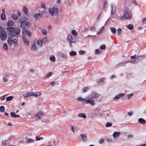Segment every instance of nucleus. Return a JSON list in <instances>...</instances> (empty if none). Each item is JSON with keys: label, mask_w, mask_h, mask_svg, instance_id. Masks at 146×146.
Masks as SVG:
<instances>
[{"label": "nucleus", "mask_w": 146, "mask_h": 146, "mask_svg": "<svg viewBox=\"0 0 146 146\" xmlns=\"http://www.w3.org/2000/svg\"><path fill=\"white\" fill-rule=\"evenodd\" d=\"M67 39L69 43H75L77 42V39L75 36H73L71 34L67 35Z\"/></svg>", "instance_id": "6"}, {"label": "nucleus", "mask_w": 146, "mask_h": 146, "mask_svg": "<svg viewBox=\"0 0 146 146\" xmlns=\"http://www.w3.org/2000/svg\"><path fill=\"white\" fill-rule=\"evenodd\" d=\"M131 60V59H128L127 60H126L125 61V62L127 64L128 63H130Z\"/></svg>", "instance_id": "63"}, {"label": "nucleus", "mask_w": 146, "mask_h": 146, "mask_svg": "<svg viewBox=\"0 0 146 146\" xmlns=\"http://www.w3.org/2000/svg\"><path fill=\"white\" fill-rule=\"evenodd\" d=\"M133 113V112L132 111H131V112H129L127 113V114L129 116H131L132 115Z\"/></svg>", "instance_id": "64"}, {"label": "nucleus", "mask_w": 146, "mask_h": 146, "mask_svg": "<svg viewBox=\"0 0 146 146\" xmlns=\"http://www.w3.org/2000/svg\"><path fill=\"white\" fill-rule=\"evenodd\" d=\"M55 57L54 55H51L50 58V60L52 62H54L55 60Z\"/></svg>", "instance_id": "30"}, {"label": "nucleus", "mask_w": 146, "mask_h": 146, "mask_svg": "<svg viewBox=\"0 0 146 146\" xmlns=\"http://www.w3.org/2000/svg\"><path fill=\"white\" fill-rule=\"evenodd\" d=\"M41 32H42L43 35H46L47 34L46 31L45 29H42L41 30Z\"/></svg>", "instance_id": "51"}, {"label": "nucleus", "mask_w": 146, "mask_h": 146, "mask_svg": "<svg viewBox=\"0 0 146 146\" xmlns=\"http://www.w3.org/2000/svg\"><path fill=\"white\" fill-rule=\"evenodd\" d=\"M136 54H135L134 56H131L130 58L132 59H134L136 58Z\"/></svg>", "instance_id": "62"}, {"label": "nucleus", "mask_w": 146, "mask_h": 146, "mask_svg": "<svg viewBox=\"0 0 146 146\" xmlns=\"http://www.w3.org/2000/svg\"><path fill=\"white\" fill-rule=\"evenodd\" d=\"M108 6V2L107 1H105L103 5V8L104 9H105Z\"/></svg>", "instance_id": "49"}, {"label": "nucleus", "mask_w": 146, "mask_h": 146, "mask_svg": "<svg viewBox=\"0 0 146 146\" xmlns=\"http://www.w3.org/2000/svg\"><path fill=\"white\" fill-rule=\"evenodd\" d=\"M118 95L119 97V98H120L121 97H123L124 95V94L123 93H121L119 94Z\"/></svg>", "instance_id": "58"}, {"label": "nucleus", "mask_w": 146, "mask_h": 146, "mask_svg": "<svg viewBox=\"0 0 146 146\" xmlns=\"http://www.w3.org/2000/svg\"><path fill=\"white\" fill-rule=\"evenodd\" d=\"M104 142V139H101L100 140L99 143L100 144H102Z\"/></svg>", "instance_id": "59"}, {"label": "nucleus", "mask_w": 146, "mask_h": 146, "mask_svg": "<svg viewBox=\"0 0 146 146\" xmlns=\"http://www.w3.org/2000/svg\"><path fill=\"white\" fill-rule=\"evenodd\" d=\"M5 96L6 95H4L0 98V99L1 100V101H3L5 99Z\"/></svg>", "instance_id": "57"}, {"label": "nucleus", "mask_w": 146, "mask_h": 146, "mask_svg": "<svg viewBox=\"0 0 146 146\" xmlns=\"http://www.w3.org/2000/svg\"><path fill=\"white\" fill-rule=\"evenodd\" d=\"M77 54V53L75 51H72L70 52L69 53V54L70 56H76Z\"/></svg>", "instance_id": "26"}, {"label": "nucleus", "mask_w": 146, "mask_h": 146, "mask_svg": "<svg viewBox=\"0 0 146 146\" xmlns=\"http://www.w3.org/2000/svg\"><path fill=\"white\" fill-rule=\"evenodd\" d=\"M6 16L5 14L1 13V19L2 21H4L6 20Z\"/></svg>", "instance_id": "20"}, {"label": "nucleus", "mask_w": 146, "mask_h": 146, "mask_svg": "<svg viewBox=\"0 0 146 146\" xmlns=\"http://www.w3.org/2000/svg\"><path fill=\"white\" fill-rule=\"evenodd\" d=\"M11 116L13 118H15L16 115L15 113L14 112H11L10 114Z\"/></svg>", "instance_id": "46"}, {"label": "nucleus", "mask_w": 146, "mask_h": 146, "mask_svg": "<svg viewBox=\"0 0 146 146\" xmlns=\"http://www.w3.org/2000/svg\"><path fill=\"white\" fill-rule=\"evenodd\" d=\"M42 17V14L39 13L35 14L34 16V17L36 20L41 19Z\"/></svg>", "instance_id": "9"}, {"label": "nucleus", "mask_w": 146, "mask_h": 146, "mask_svg": "<svg viewBox=\"0 0 146 146\" xmlns=\"http://www.w3.org/2000/svg\"><path fill=\"white\" fill-rule=\"evenodd\" d=\"M146 21V17L144 18L142 20V22L143 23H144V24L146 23V22H145Z\"/></svg>", "instance_id": "60"}, {"label": "nucleus", "mask_w": 146, "mask_h": 146, "mask_svg": "<svg viewBox=\"0 0 146 146\" xmlns=\"http://www.w3.org/2000/svg\"><path fill=\"white\" fill-rule=\"evenodd\" d=\"M13 37L11 36H8V39L7 40V43L9 46H11L13 43V39H12Z\"/></svg>", "instance_id": "8"}, {"label": "nucleus", "mask_w": 146, "mask_h": 146, "mask_svg": "<svg viewBox=\"0 0 146 146\" xmlns=\"http://www.w3.org/2000/svg\"><path fill=\"white\" fill-rule=\"evenodd\" d=\"M3 47L5 50H8V47L7 44L6 43H3Z\"/></svg>", "instance_id": "27"}, {"label": "nucleus", "mask_w": 146, "mask_h": 146, "mask_svg": "<svg viewBox=\"0 0 146 146\" xmlns=\"http://www.w3.org/2000/svg\"><path fill=\"white\" fill-rule=\"evenodd\" d=\"M44 115V114L43 113L41 112H39L35 115L34 116V117L35 118H38V119H40L41 117H42Z\"/></svg>", "instance_id": "10"}, {"label": "nucleus", "mask_w": 146, "mask_h": 146, "mask_svg": "<svg viewBox=\"0 0 146 146\" xmlns=\"http://www.w3.org/2000/svg\"><path fill=\"white\" fill-rule=\"evenodd\" d=\"M48 11L49 13L52 16H54V13L57 14L58 13V8L56 6H54L53 8L49 7L48 8Z\"/></svg>", "instance_id": "5"}, {"label": "nucleus", "mask_w": 146, "mask_h": 146, "mask_svg": "<svg viewBox=\"0 0 146 146\" xmlns=\"http://www.w3.org/2000/svg\"><path fill=\"white\" fill-rule=\"evenodd\" d=\"M36 141H38L40 140L43 139V138L42 137H40L38 136H36Z\"/></svg>", "instance_id": "42"}, {"label": "nucleus", "mask_w": 146, "mask_h": 146, "mask_svg": "<svg viewBox=\"0 0 146 146\" xmlns=\"http://www.w3.org/2000/svg\"><path fill=\"white\" fill-rule=\"evenodd\" d=\"M111 14L112 15H113L114 14L116 10V7L115 6V5L113 4L111 5Z\"/></svg>", "instance_id": "11"}, {"label": "nucleus", "mask_w": 146, "mask_h": 146, "mask_svg": "<svg viewBox=\"0 0 146 146\" xmlns=\"http://www.w3.org/2000/svg\"><path fill=\"white\" fill-rule=\"evenodd\" d=\"M78 116L80 117H82L84 119H85L87 117L84 113H81L78 114Z\"/></svg>", "instance_id": "17"}, {"label": "nucleus", "mask_w": 146, "mask_h": 146, "mask_svg": "<svg viewBox=\"0 0 146 146\" xmlns=\"http://www.w3.org/2000/svg\"><path fill=\"white\" fill-rule=\"evenodd\" d=\"M27 19L26 17H22L21 19V20L20 21H27Z\"/></svg>", "instance_id": "50"}, {"label": "nucleus", "mask_w": 146, "mask_h": 146, "mask_svg": "<svg viewBox=\"0 0 146 146\" xmlns=\"http://www.w3.org/2000/svg\"><path fill=\"white\" fill-rule=\"evenodd\" d=\"M13 96H12L7 97L6 98V101H11L13 99Z\"/></svg>", "instance_id": "36"}, {"label": "nucleus", "mask_w": 146, "mask_h": 146, "mask_svg": "<svg viewBox=\"0 0 146 146\" xmlns=\"http://www.w3.org/2000/svg\"><path fill=\"white\" fill-rule=\"evenodd\" d=\"M101 52V50H100L99 49H97L95 50V54H100Z\"/></svg>", "instance_id": "39"}, {"label": "nucleus", "mask_w": 146, "mask_h": 146, "mask_svg": "<svg viewBox=\"0 0 146 146\" xmlns=\"http://www.w3.org/2000/svg\"><path fill=\"white\" fill-rule=\"evenodd\" d=\"M12 19L14 21H16L18 19V16L14 14H13L11 16Z\"/></svg>", "instance_id": "18"}, {"label": "nucleus", "mask_w": 146, "mask_h": 146, "mask_svg": "<svg viewBox=\"0 0 146 146\" xmlns=\"http://www.w3.org/2000/svg\"><path fill=\"white\" fill-rule=\"evenodd\" d=\"M89 89V88L87 87H84L82 90V91L84 93L86 92Z\"/></svg>", "instance_id": "43"}, {"label": "nucleus", "mask_w": 146, "mask_h": 146, "mask_svg": "<svg viewBox=\"0 0 146 146\" xmlns=\"http://www.w3.org/2000/svg\"><path fill=\"white\" fill-rule=\"evenodd\" d=\"M33 92H28L26 94V96H24L25 97H27V96H33Z\"/></svg>", "instance_id": "35"}, {"label": "nucleus", "mask_w": 146, "mask_h": 146, "mask_svg": "<svg viewBox=\"0 0 146 146\" xmlns=\"http://www.w3.org/2000/svg\"><path fill=\"white\" fill-rule=\"evenodd\" d=\"M112 125L111 123L110 122H108L105 125V126L106 127H109L111 126Z\"/></svg>", "instance_id": "41"}, {"label": "nucleus", "mask_w": 146, "mask_h": 146, "mask_svg": "<svg viewBox=\"0 0 146 146\" xmlns=\"http://www.w3.org/2000/svg\"><path fill=\"white\" fill-rule=\"evenodd\" d=\"M14 45L15 47H17L18 45L17 44V40L16 38H13V42Z\"/></svg>", "instance_id": "31"}, {"label": "nucleus", "mask_w": 146, "mask_h": 146, "mask_svg": "<svg viewBox=\"0 0 146 146\" xmlns=\"http://www.w3.org/2000/svg\"><path fill=\"white\" fill-rule=\"evenodd\" d=\"M86 99V98H83L81 97H79L77 98V100L78 101H81L82 102L84 101Z\"/></svg>", "instance_id": "40"}, {"label": "nucleus", "mask_w": 146, "mask_h": 146, "mask_svg": "<svg viewBox=\"0 0 146 146\" xmlns=\"http://www.w3.org/2000/svg\"><path fill=\"white\" fill-rule=\"evenodd\" d=\"M7 34L9 36H12L13 37H18L17 35L20 33L21 30L18 27H6Z\"/></svg>", "instance_id": "1"}, {"label": "nucleus", "mask_w": 146, "mask_h": 146, "mask_svg": "<svg viewBox=\"0 0 146 146\" xmlns=\"http://www.w3.org/2000/svg\"><path fill=\"white\" fill-rule=\"evenodd\" d=\"M104 29V27H101V29L99 31H97V34H99L100 33H101L103 31Z\"/></svg>", "instance_id": "45"}, {"label": "nucleus", "mask_w": 146, "mask_h": 146, "mask_svg": "<svg viewBox=\"0 0 146 146\" xmlns=\"http://www.w3.org/2000/svg\"><path fill=\"white\" fill-rule=\"evenodd\" d=\"M70 127H71V130L72 131L73 133H74L75 131H74V128L73 126L72 125H70Z\"/></svg>", "instance_id": "52"}, {"label": "nucleus", "mask_w": 146, "mask_h": 146, "mask_svg": "<svg viewBox=\"0 0 146 146\" xmlns=\"http://www.w3.org/2000/svg\"><path fill=\"white\" fill-rule=\"evenodd\" d=\"M138 122L142 124H144L146 123V121L142 118H139L138 120Z\"/></svg>", "instance_id": "19"}, {"label": "nucleus", "mask_w": 146, "mask_h": 146, "mask_svg": "<svg viewBox=\"0 0 146 146\" xmlns=\"http://www.w3.org/2000/svg\"><path fill=\"white\" fill-rule=\"evenodd\" d=\"M41 7L44 8V9H46V6H45V4L44 3V2H42L41 3Z\"/></svg>", "instance_id": "54"}, {"label": "nucleus", "mask_w": 146, "mask_h": 146, "mask_svg": "<svg viewBox=\"0 0 146 146\" xmlns=\"http://www.w3.org/2000/svg\"><path fill=\"white\" fill-rule=\"evenodd\" d=\"M14 24V22L12 21L9 20L6 23V25L7 27H13Z\"/></svg>", "instance_id": "12"}, {"label": "nucleus", "mask_w": 146, "mask_h": 146, "mask_svg": "<svg viewBox=\"0 0 146 146\" xmlns=\"http://www.w3.org/2000/svg\"><path fill=\"white\" fill-rule=\"evenodd\" d=\"M25 33H26V34L28 35L29 37H31V36L32 35V33H31V31L30 30L27 29H25V30H23V33H22V34L23 35H25Z\"/></svg>", "instance_id": "13"}, {"label": "nucleus", "mask_w": 146, "mask_h": 146, "mask_svg": "<svg viewBox=\"0 0 146 146\" xmlns=\"http://www.w3.org/2000/svg\"><path fill=\"white\" fill-rule=\"evenodd\" d=\"M34 140L31 138L28 139L26 141V143L27 144L33 143L34 142Z\"/></svg>", "instance_id": "33"}, {"label": "nucleus", "mask_w": 146, "mask_h": 146, "mask_svg": "<svg viewBox=\"0 0 146 146\" xmlns=\"http://www.w3.org/2000/svg\"><path fill=\"white\" fill-rule=\"evenodd\" d=\"M31 49L32 50H34V51H35L37 49V47L35 43H33L32 44L31 46Z\"/></svg>", "instance_id": "29"}, {"label": "nucleus", "mask_w": 146, "mask_h": 146, "mask_svg": "<svg viewBox=\"0 0 146 146\" xmlns=\"http://www.w3.org/2000/svg\"><path fill=\"white\" fill-rule=\"evenodd\" d=\"M52 73L51 72H49L46 75V76L43 78L44 79H45L46 77H48L52 75Z\"/></svg>", "instance_id": "38"}, {"label": "nucleus", "mask_w": 146, "mask_h": 146, "mask_svg": "<svg viewBox=\"0 0 146 146\" xmlns=\"http://www.w3.org/2000/svg\"><path fill=\"white\" fill-rule=\"evenodd\" d=\"M91 94L92 95L90 94L88 95V98H97L98 97L99 94H97V92L95 91H92L91 92Z\"/></svg>", "instance_id": "7"}, {"label": "nucleus", "mask_w": 146, "mask_h": 146, "mask_svg": "<svg viewBox=\"0 0 146 146\" xmlns=\"http://www.w3.org/2000/svg\"><path fill=\"white\" fill-rule=\"evenodd\" d=\"M40 93L38 92H33V96H34L36 97H37L40 96Z\"/></svg>", "instance_id": "24"}, {"label": "nucleus", "mask_w": 146, "mask_h": 146, "mask_svg": "<svg viewBox=\"0 0 146 146\" xmlns=\"http://www.w3.org/2000/svg\"><path fill=\"white\" fill-rule=\"evenodd\" d=\"M23 11L25 15H27V14L28 13V9L25 6L23 7Z\"/></svg>", "instance_id": "25"}, {"label": "nucleus", "mask_w": 146, "mask_h": 146, "mask_svg": "<svg viewBox=\"0 0 146 146\" xmlns=\"http://www.w3.org/2000/svg\"><path fill=\"white\" fill-rule=\"evenodd\" d=\"M96 35H92L91 36V38L92 39L94 40L96 39Z\"/></svg>", "instance_id": "56"}, {"label": "nucleus", "mask_w": 146, "mask_h": 146, "mask_svg": "<svg viewBox=\"0 0 146 146\" xmlns=\"http://www.w3.org/2000/svg\"><path fill=\"white\" fill-rule=\"evenodd\" d=\"M90 31L93 32L96 31V29L94 26H92L90 28Z\"/></svg>", "instance_id": "37"}, {"label": "nucleus", "mask_w": 146, "mask_h": 146, "mask_svg": "<svg viewBox=\"0 0 146 146\" xmlns=\"http://www.w3.org/2000/svg\"><path fill=\"white\" fill-rule=\"evenodd\" d=\"M119 98H119V96L117 95L115 96L113 98V99H114V100L118 99H119Z\"/></svg>", "instance_id": "61"}, {"label": "nucleus", "mask_w": 146, "mask_h": 146, "mask_svg": "<svg viewBox=\"0 0 146 146\" xmlns=\"http://www.w3.org/2000/svg\"><path fill=\"white\" fill-rule=\"evenodd\" d=\"M133 94L132 93H131L130 94H129L127 96V98L128 99H131V97L133 96Z\"/></svg>", "instance_id": "55"}, {"label": "nucleus", "mask_w": 146, "mask_h": 146, "mask_svg": "<svg viewBox=\"0 0 146 146\" xmlns=\"http://www.w3.org/2000/svg\"><path fill=\"white\" fill-rule=\"evenodd\" d=\"M126 64L125 61V60L124 61L122 62H121L119 63L117 65V67H119L120 66H124Z\"/></svg>", "instance_id": "21"}, {"label": "nucleus", "mask_w": 146, "mask_h": 146, "mask_svg": "<svg viewBox=\"0 0 146 146\" xmlns=\"http://www.w3.org/2000/svg\"><path fill=\"white\" fill-rule=\"evenodd\" d=\"M100 48L102 50H104L106 48V46L104 44L101 45L100 46Z\"/></svg>", "instance_id": "47"}, {"label": "nucleus", "mask_w": 146, "mask_h": 146, "mask_svg": "<svg viewBox=\"0 0 146 146\" xmlns=\"http://www.w3.org/2000/svg\"><path fill=\"white\" fill-rule=\"evenodd\" d=\"M5 111V108L3 106H1L0 107V112L1 113H3Z\"/></svg>", "instance_id": "32"}, {"label": "nucleus", "mask_w": 146, "mask_h": 146, "mask_svg": "<svg viewBox=\"0 0 146 146\" xmlns=\"http://www.w3.org/2000/svg\"><path fill=\"white\" fill-rule=\"evenodd\" d=\"M120 133L119 132H114L113 134V136L114 138H117L120 135Z\"/></svg>", "instance_id": "15"}, {"label": "nucleus", "mask_w": 146, "mask_h": 146, "mask_svg": "<svg viewBox=\"0 0 146 146\" xmlns=\"http://www.w3.org/2000/svg\"><path fill=\"white\" fill-rule=\"evenodd\" d=\"M79 52L80 55H82L85 53L86 52L84 50H81L79 51Z\"/></svg>", "instance_id": "48"}, {"label": "nucleus", "mask_w": 146, "mask_h": 146, "mask_svg": "<svg viewBox=\"0 0 146 146\" xmlns=\"http://www.w3.org/2000/svg\"><path fill=\"white\" fill-rule=\"evenodd\" d=\"M60 57L64 58L67 59L68 58L67 54L66 53H61L60 54Z\"/></svg>", "instance_id": "22"}, {"label": "nucleus", "mask_w": 146, "mask_h": 146, "mask_svg": "<svg viewBox=\"0 0 146 146\" xmlns=\"http://www.w3.org/2000/svg\"><path fill=\"white\" fill-rule=\"evenodd\" d=\"M89 103L92 106H93L95 104V103L94 102V101L93 100H90Z\"/></svg>", "instance_id": "53"}, {"label": "nucleus", "mask_w": 146, "mask_h": 146, "mask_svg": "<svg viewBox=\"0 0 146 146\" xmlns=\"http://www.w3.org/2000/svg\"><path fill=\"white\" fill-rule=\"evenodd\" d=\"M0 27V39L1 41H5L7 38V32L5 30V29L3 27Z\"/></svg>", "instance_id": "4"}, {"label": "nucleus", "mask_w": 146, "mask_h": 146, "mask_svg": "<svg viewBox=\"0 0 146 146\" xmlns=\"http://www.w3.org/2000/svg\"><path fill=\"white\" fill-rule=\"evenodd\" d=\"M71 33L74 36H76L78 34L76 31L75 30H72L71 31Z\"/></svg>", "instance_id": "34"}, {"label": "nucleus", "mask_w": 146, "mask_h": 146, "mask_svg": "<svg viewBox=\"0 0 146 146\" xmlns=\"http://www.w3.org/2000/svg\"><path fill=\"white\" fill-rule=\"evenodd\" d=\"M110 29L111 32L113 33H114L116 32V29L114 27H110Z\"/></svg>", "instance_id": "28"}, {"label": "nucleus", "mask_w": 146, "mask_h": 146, "mask_svg": "<svg viewBox=\"0 0 146 146\" xmlns=\"http://www.w3.org/2000/svg\"><path fill=\"white\" fill-rule=\"evenodd\" d=\"M22 38L23 40V42L25 44H26L27 46H28L29 44V41L26 39V37L25 36H23Z\"/></svg>", "instance_id": "14"}, {"label": "nucleus", "mask_w": 146, "mask_h": 146, "mask_svg": "<svg viewBox=\"0 0 146 146\" xmlns=\"http://www.w3.org/2000/svg\"><path fill=\"white\" fill-rule=\"evenodd\" d=\"M117 34L118 35H120L121 33L122 32V29L120 28H119L117 30Z\"/></svg>", "instance_id": "44"}, {"label": "nucleus", "mask_w": 146, "mask_h": 146, "mask_svg": "<svg viewBox=\"0 0 146 146\" xmlns=\"http://www.w3.org/2000/svg\"><path fill=\"white\" fill-rule=\"evenodd\" d=\"M126 27L130 30H132L133 29V25L132 24L128 25L126 26Z\"/></svg>", "instance_id": "23"}, {"label": "nucleus", "mask_w": 146, "mask_h": 146, "mask_svg": "<svg viewBox=\"0 0 146 146\" xmlns=\"http://www.w3.org/2000/svg\"><path fill=\"white\" fill-rule=\"evenodd\" d=\"M19 22L20 23V28L22 29V33H23V30H25L27 29H28L31 26L30 23L29 21H19Z\"/></svg>", "instance_id": "3"}, {"label": "nucleus", "mask_w": 146, "mask_h": 146, "mask_svg": "<svg viewBox=\"0 0 146 146\" xmlns=\"http://www.w3.org/2000/svg\"><path fill=\"white\" fill-rule=\"evenodd\" d=\"M80 136L82 138L83 141L84 142L87 141V136L85 134H81Z\"/></svg>", "instance_id": "16"}, {"label": "nucleus", "mask_w": 146, "mask_h": 146, "mask_svg": "<svg viewBox=\"0 0 146 146\" xmlns=\"http://www.w3.org/2000/svg\"><path fill=\"white\" fill-rule=\"evenodd\" d=\"M131 19V13L130 10L128 8L125 9L123 11V15L120 18V21L126 20H130Z\"/></svg>", "instance_id": "2"}]
</instances>
